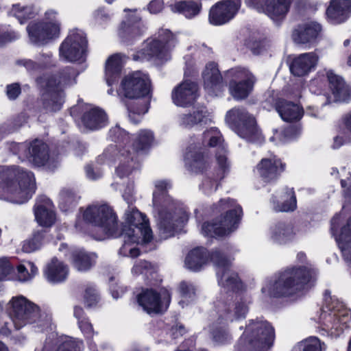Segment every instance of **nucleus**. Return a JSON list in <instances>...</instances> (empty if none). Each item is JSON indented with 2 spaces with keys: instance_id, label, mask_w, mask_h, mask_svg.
Instances as JSON below:
<instances>
[{
  "instance_id": "obj_14",
  "label": "nucleus",
  "mask_w": 351,
  "mask_h": 351,
  "mask_svg": "<svg viewBox=\"0 0 351 351\" xmlns=\"http://www.w3.org/2000/svg\"><path fill=\"white\" fill-rule=\"evenodd\" d=\"M240 0H225L213 5L209 12L210 23L219 25L228 22L232 19L239 8Z\"/></svg>"
},
{
  "instance_id": "obj_52",
  "label": "nucleus",
  "mask_w": 351,
  "mask_h": 351,
  "mask_svg": "<svg viewBox=\"0 0 351 351\" xmlns=\"http://www.w3.org/2000/svg\"><path fill=\"white\" fill-rule=\"evenodd\" d=\"M179 291L184 298H192L195 294L194 287L186 281H182L179 285Z\"/></svg>"
},
{
  "instance_id": "obj_47",
  "label": "nucleus",
  "mask_w": 351,
  "mask_h": 351,
  "mask_svg": "<svg viewBox=\"0 0 351 351\" xmlns=\"http://www.w3.org/2000/svg\"><path fill=\"white\" fill-rule=\"evenodd\" d=\"M82 343L72 338L59 345L56 351H81Z\"/></svg>"
},
{
  "instance_id": "obj_44",
  "label": "nucleus",
  "mask_w": 351,
  "mask_h": 351,
  "mask_svg": "<svg viewBox=\"0 0 351 351\" xmlns=\"http://www.w3.org/2000/svg\"><path fill=\"white\" fill-rule=\"evenodd\" d=\"M212 339L217 343H225L230 339L228 330L221 326H215L210 331Z\"/></svg>"
},
{
  "instance_id": "obj_20",
  "label": "nucleus",
  "mask_w": 351,
  "mask_h": 351,
  "mask_svg": "<svg viewBox=\"0 0 351 351\" xmlns=\"http://www.w3.org/2000/svg\"><path fill=\"white\" fill-rule=\"evenodd\" d=\"M317 60L318 56L315 53L301 54L293 60L290 70L294 75H305L315 66Z\"/></svg>"
},
{
  "instance_id": "obj_34",
  "label": "nucleus",
  "mask_w": 351,
  "mask_h": 351,
  "mask_svg": "<svg viewBox=\"0 0 351 351\" xmlns=\"http://www.w3.org/2000/svg\"><path fill=\"white\" fill-rule=\"evenodd\" d=\"M295 234L291 223L280 222L276 225L272 232V239L278 242H284L291 239Z\"/></svg>"
},
{
  "instance_id": "obj_40",
  "label": "nucleus",
  "mask_w": 351,
  "mask_h": 351,
  "mask_svg": "<svg viewBox=\"0 0 351 351\" xmlns=\"http://www.w3.org/2000/svg\"><path fill=\"white\" fill-rule=\"evenodd\" d=\"M233 306L234 313L232 314L230 308L226 309V312L227 313L230 319L232 320L233 318L240 319L241 317H245L248 311V306L243 299L241 298L235 301Z\"/></svg>"
},
{
  "instance_id": "obj_63",
  "label": "nucleus",
  "mask_w": 351,
  "mask_h": 351,
  "mask_svg": "<svg viewBox=\"0 0 351 351\" xmlns=\"http://www.w3.org/2000/svg\"><path fill=\"white\" fill-rule=\"evenodd\" d=\"M16 38V35L14 32H7L0 34V46L12 41Z\"/></svg>"
},
{
  "instance_id": "obj_28",
  "label": "nucleus",
  "mask_w": 351,
  "mask_h": 351,
  "mask_svg": "<svg viewBox=\"0 0 351 351\" xmlns=\"http://www.w3.org/2000/svg\"><path fill=\"white\" fill-rule=\"evenodd\" d=\"M210 121L207 111L203 110H193L183 113L180 117V125L185 128H191L193 126Z\"/></svg>"
},
{
  "instance_id": "obj_22",
  "label": "nucleus",
  "mask_w": 351,
  "mask_h": 351,
  "mask_svg": "<svg viewBox=\"0 0 351 351\" xmlns=\"http://www.w3.org/2000/svg\"><path fill=\"white\" fill-rule=\"evenodd\" d=\"M186 163L191 171L202 172L208 167V156L201 150H195V147L190 146L185 156Z\"/></svg>"
},
{
  "instance_id": "obj_58",
  "label": "nucleus",
  "mask_w": 351,
  "mask_h": 351,
  "mask_svg": "<svg viewBox=\"0 0 351 351\" xmlns=\"http://www.w3.org/2000/svg\"><path fill=\"white\" fill-rule=\"evenodd\" d=\"M338 238L339 241H346V239H351V217L348 220L346 226L341 228Z\"/></svg>"
},
{
  "instance_id": "obj_33",
  "label": "nucleus",
  "mask_w": 351,
  "mask_h": 351,
  "mask_svg": "<svg viewBox=\"0 0 351 351\" xmlns=\"http://www.w3.org/2000/svg\"><path fill=\"white\" fill-rule=\"evenodd\" d=\"M66 267L56 258H53L47 266V275L50 281L60 282L64 280L67 275Z\"/></svg>"
},
{
  "instance_id": "obj_59",
  "label": "nucleus",
  "mask_w": 351,
  "mask_h": 351,
  "mask_svg": "<svg viewBox=\"0 0 351 351\" xmlns=\"http://www.w3.org/2000/svg\"><path fill=\"white\" fill-rule=\"evenodd\" d=\"M162 7L163 3L161 0H154L149 3L148 9L152 13L156 14L162 10Z\"/></svg>"
},
{
  "instance_id": "obj_35",
  "label": "nucleus",
  "mask_w": 351,
  "mask_h": 351,
  "mask_svg": "<svg viewBox=\"0 0 351 351\" xmlns=\"http://www.w3.org/2000/svg\"><path fill=\"white\" fill-rule=\"evenodd\" d=\"M219 284L224 288L232 291H239L243 289V284L238 277L237 274L232 273L230 275L223 271L220 277Z\"/></svg>"
},
{
  "instance_id": "obj_24",
  "label": "nucleus",
  "mask_w": 351,
  "mask_h": 351,
  "mask_svg": "<svg viewBox=\"0 0 351 351\" xmlns=\"http://www.w3.org/2000/svg\"><path fill=\"white\" fill-rule=\"evenodd\" d=\"M257 169L261 177L268 182L276 179L284 170V165L279 160L263 158L257 165Z\"/></svg>"
},
{
  "instance_id": "obj_13",
  "label": "nucleus",
  "mask_w": 351,
  "mask_h": 351,
  "mask_svg": "<svg viewBox=\"0 0 351 351\" xmlns=\"http://www.w3.org/2000/svg\"><path fill=\"white\" fill-rule=\"evenodd\" d=\"M138 302L148 313H157L167 309L170 302V295L167 290L160 295L152 289H147L138 295Z\"/></svg>"
},
{
  "instance_id": "obj_12",
  "label": "nucleus",
  "mask_w": 351,
  "mask_h": 351,
  "mask_svg": "<svg viewBox=\"0 0 351 351\" xmlns=\"http://www.w3.org/2000/svg\"><path fill=\"white\" fill-rule=\"evenodd\" d=\"M123 95L129 99L145 97L150 92V81L141 72H136L124 77L121 82Z\"/></svg>"
},
{
  "instance_id": "obj_6",
  "label": "nucleus",
  "mask_w": 351,
  "mask_h": 351,
  "mask_svg": "<svg viewBox=\"0 0 351 351\" xmlns=\"http://www.w3.org/2000/svg\"><path fill=\"white\" fill-rule=\"evenodd\" d=\"M274 339V330L265 321L251 319L240 338L239 351H267Z\"/></svg>"
},
{
  "instance_id": "obj_30",
  "label": "nucleus",
  "mask_w": 351,
  "mask_h": 351,
  "mask_svg": "<svg viewBox=\"0 0 351 351\" xmlns=\"http://www.w3.org/2000/svg\"><path fill=\"white\" fill-rule=\"evenodd\" d=\"M171 6L172 11L180 13L189 19L197 16L202 8V4L194 1H180Z\"/></svg>"
},
{
  "instance_id": "obj_37",
  "label": "nucleus",
  "mask_w": 351,
  "mask_h": 351,
  "mask_svg": "<svg viewBox=\"0 0 351 351\" xmlns=\"http://www.w3.org/2000/svg\"><path fill=\"white\" fill-rule=\"evenodd\" d=\"M132 101L127 104L129 111V117L132 118V114H143L148 110L149 100L145 97L132 99Z\"/></svg>"
},
{
  "instance_id": "obj_31",
  "label": "nucleus",
  "mask_w": 351,
  "mask_h": 351,
  "mask_svg": "<svg viewBox=\"0 0 351 351\" xmlns=\"http://www.w3.org/2000/svg\"><path fill=\"white\" fill-rule=\"evenodd\" d=\"M204 86L207 88H213L219 86L222 82V76L215 62L208 63L202 73Z\"/></svg>"
},
{
  "instance_id": "obj_49",
  "label": "nucleus",
  "mask_w": 351,
  "mask_h": 351,
  "mask_svg": "<svg viewBox=\"0 0 351 351\" xmlns=\"http://www.w3.org/2000/svg\"><path fill=\"white\" fill-rule=\"evenodd\" d=\"M31 8L29 7H20L19 5H14L11 10V13L16 16L21 23L24 22L27 18H29L28 14H31Z\"/></svg>"
},
{
  "instance_id": "obj_46",
  "label": "nucleus",
  "mask_w": 351,
  "mask_h": 351,
  "mask_svg": "<svg viewBox=\"0 0 351 351\" xmlns=\"http://www.w3.org/2000/svg\"><path fill=\"white\" fill-rule=\"evenodd\" d=\"M125 153L126 157H128L130 160H128L124 162V164L119 165L117 168V173L120 177L129 175L134 168V167L130 164V162H132L134 160V155L132 156V154L130 151L125 150L121 154L122 156H124Z\"/></svg>"
},
{
  "instance_id": "obj_26",
  "label": "nucleus",
  "mask_w": 351,
  "mask_h": 351,
  "mask_svg": "<svg viewBox=\"0 0 351 351\" xmlns=\"http://www.w3.org/2000/svg\"><path fill=\"white\" fill-rule=\"evenodd\" d=\"M290 7L289 0H265L263 11L274 21L284 19Z\"/></svg>"
},
{
  "instance_id": "obj_32",
  "label": "nucleus",
  "mask_w": 351,
  "mask_h": 351,
  "mask_svg": "<svg viewBox=\"0 0 351 351\" xmlns=\"http://www.w3.org/2000/svg\"><path fill=\"white\" fill-rule=\"evenodd\" d=\"M167 38H162V40H154L148 45L147 54L150 56L156 57L158 59H167V52L165 48L164 42L167 43L172 37L170 31L166 29L162 30Z\"/></svg>"
},
{
  "instance_id": "obj_18",
  "label": "nucleus",
  "mask_w": 351,
  "mask_h": 351,
  "mask_svg": "<svg viewBox=\"0 0 351 351\" xmlns=\"http://www.w3.org/2000/svg\"><path fill=\"white\" fill-rule=\"evenodd\" d=\"M27 158L32 164L42 167L49 164V149L48 145L42 141L36 139L32 141L27 148ZM50 168V167H49Z\"/></svg>"
},
{
  "instance_id": "obj_48",
  "label": "nucleus",
  "mask_w": 351,
  "mask_h": 351,
  "mask_svg": "<svg viewBox=\"0 0 351 351\" xmlns=\"http://www.w3.org/2000/svg\"><path fill=\"white\" fill-rule=\"evenodd\" d=\"M216 160L220 169L222 171V175L220 177V179H222L224 177V173L228 169L229 165L227 162L226 152L221 146H219L217 148L216 152Z\"/></svg>"
},
{
  "instance_id": "obj_5",
  "label": "nucleus",
  "mask_w": 351,
  "mask_h": 351,
  "mask_svg": "<svg viewBox=\"0 0 351 351\" xmlns=\"http://www.w3.org/2000/svg\"><path fill=\"white\" fill-rule=\"evenodd\" d=\"M75 73L71 68H65L56 73L43 75L36 77V82L42 90L43 108L50 112L59 110L64 102V88L69 84Z\"/></svg>"
},
{
  "instance_id": "obj_10",
  "label": "nucleus",
  "mask_w": 351,
  "mask_h": 351,
  "mask_svg": "<svg viewBox=\"0 0 351 351\" xmlns=\"http://www.w3.org/2000/svg\"><path fill=\"white\" fill-rule=\"evenodd\" d=\"M87 40L82 32L69 35L60 47V54L70 62H84L86 54Z\"/></svg>"
},
{
  "instance_id": "obj_29",
  "label": "nucleus",
  "mask_w": 351,
  "mask_h": 351,
  "mask_svg": "<svg viewBox=\"0 0 351 351\" xmlns=\"http://www.w3.org/2000/svg\"><path fill=\"white\" fill-rule=\"evenodd\" d=\"M121 69L122 61L120 54H114L108 59L106 65V78L109 86L117 81Z\"/></svg>"
},
{
  "instance_id": "obj_8",
  "label": "nucleus",
  "mask_w": 351,
  "mask_h": 351,
  "mask_svg": "<svg viewBox=\"0 0 351 351\" xmlns=\"http://www.w3.org/2000/svg\"><path fill=\"white\" fill-rule=\"evenodd\" d=\"M10 316L16 329H20L27 324L35 323L39 320L40 313L39 307L25 298L20 296L14 298Z\"/></svg>"
},
{
  "instance_id": "obj_11",
  "label": "nucleus",
  "mask_w": 351,
  "mask_h": 351,
  "mask_svg": "<svg viewBox=\"0 0 351 351\" xmlns=\"http://www.w3.org/2000/svg\"><path fill=\"white\" fill-rule=\"evenodd\" d=\"M229 77H232L230 82L232 95L237 99H245L252 91L256 78L250 71L243 68H235L228 71Z\"/></svg>"
},
{
  "instance_id": "obj_50",
  "label": "nucleus",
  "mask_w": 351,
  "mask_h": 351,
  "mask_svg": "<svg viewBox=\"0 0 351 351\" xmlns=\"http://www.w3.org/2000/svg\"><path fill=\"white\" fill-rule=\"evenodd\" d=\"M336 240L345 260L351 264V239H346V241H339V238H337Z\"/></svg>"
},
{
  "instance_id": "obj_36",
  "label": "nucleus",
  "mask_w": 351,
  "mask_h": 351,
  "mask_svg": "<svg viewBox=\"0 0 351 351\" xmlns=\"http://www.w3.org/2000/svg\"><path fill=\"white\" fill-rule=\"evenodd\" d=\"M35 217L37 222L42 226L49 227L55 221V213L40 205L35 210Z\"/></svg>"
},
{
  "instance_id": "obj_62",
  "label": "nucleus",
  "mask_w": 351,
  "mask_h": 351,
  "mask_svg": "<svg viewBox=\"0 0 351 351\" xmlns=\"http://www.w3.org/2000/svg\"><path fill=\"white\" fill-rule=\"evenodd\" d=\"M18 273H19V280L21 281L27 280L30 278V274L28 273L25 267L20 265L17 267Z\"/></svg>"
},
{
  "instance_id": "obj_38",
  "label": "nucleus",
  "mask_w": 351,
  "mask_h": 351,
  "mask_svg": "<svg viewBox=\"0 0 351 351\" xmlns=\"http://www.w3.org/2000/svg\"><path fill=\"white\" fill-rule=\"evenodd\" d=\"M73 262L79 271L89 269L93 263V258L84 252H75L72 254Z\"/></svg>"
},
{
  "instance_id": "obj_64",
  "label": "nucleus",
  "mask_w": 351,
  "mask_h": 351,
  "mask_svg": "<svg viewBox=\"0 0 351 351\" xmlns=\"http://www.w3.org/2000/svg\"><path fill=\"white\" fill-rule=\"evenodd\" d=\"M86 170L87 176L93 180H95L101 176V173L99 171H95L91 166H87Z\"/></svg>"
},
{
  "instance_id": "obj_57",
  "label": "nucleus",
  "mask_w": 351,
  "mask_h": 351,
  "mask_svg": "<svg viewBox=\"0 0 351 351\" xmlns=\"http://www.w3.org/2000/svg\"><path fill=\"white\" fill-rule=\"evenodd\" d=\"M21 86L19 84L14 83L7 86V95L11 99H15L21 93Z\"/></svg>"
},
{
  "instance_id": "obj_19",
  "label": "nucleus",
  "mask_w": 351,
  "mask_h": 351,
  "mask_svg": "<svg viewBox=\"0 0 351 351\" xmlns=\"http://www.w3.org/2000/svg\"><path fill=\"white\" fill-rule=\"evenodd\" d=\"M329 88L335 102L346 101L350 97V90L343 79L332 71L327 72Z\"/></svg>"
},
{
  "instance_id": "obj_39",
  "label": "nucleus",
  "mask_w": 351,
  "mask_h": 351,
  "mask_svg": "<svg viewBox=\"0 0 351 351\" xmlns=\"http://www.w3.org/2000/svg\"><path fill=\"white\" fill-rule=\"evenodd\" d=\"M289 199L284 201L282 204L278 202H274V210L277 212L293 211L296 208V197L293 189H287L286 192Z\"/></svg>"
},
{
  "instance_id": "obj_53",
  "label": "nucleus",
  "mask_w": 351,
  "mask_h": 351,
  "mask_svg": "<svg viewBox=\"0 0 351 351\" xmlns=\"http://www.w3.org/2000/svg\"><path fill=\"white\" fill-rule=\"evenodd\" d=\"M12 270L13 267L7 258L0 259V281L4 280Z\"/></svg>"
},
{
  "instance_id": "obj_16",
  "label": "nucleus",
  "mask_w": 351,
  "mask_h": 351,
  "mask_svg": "<svg viewBox=\"0 0 351 351\" xmlns=\"http://www.w3.org/2000/svg\"><path fill=\"white\" fill-rule=\"evenodd\" d=\"M197 92V84L191 81H184L173 90L172 99L176 105L186 106L194 102Z\"/></svg>"
},
{
  "instance_id": "obj_9",
  "label": "nucleus",
  "mask_w": 351,
  "mask_h": 351,
  "mask_svg": "<svg viewBox=\"0 0 351 351\" xmlns=\"http://www.w3.org/2000/svg\"><path fill=\"white\" fill-rule=\"evenodd\" d=\"M242 215L240 206H236L226 212L225 216L218 222L204 223L202 231L206 236L214 237L229 234L238 226Z\"/></svg>"
},
{
  "instance_id": "obj_55",
  "label": "nucleus",
  "mask_w": 351,
  "mask_h": 351,
  "mask_svg": "<svg viewBox=\"0 0 351 351\" xmlns=\"http://www.w3.org/2000/svg\"><path fill=\"white\" fill-rule=\"evenodd\" d=\"M18 65H23L27 70L38 71L42 69V66L31 60H19L16 61Z\"/></svg>"
},
{
  "instance_id": "obj_7",
  "label": "nucleus",
  "mask_w": 351,
  "mask_h": 351,
  "mask_svg": "<svg viewBox=\"0 0 351 351\" xmlns=\"http://www.w3.org/2000/svg\"><path fill=\"white\" fill-rule=\"evenodd\" d=\"M226 121L241 137L250 141L258 138L256 120L245 109L234 108L230 110L226 113Z\"/></svg>"
},
{
  "instance_id": "obj_23",
  "label": "nucleus",
  "mask_w": 351,
  "mask_h": 351,
  "mask_svg": "<svg viewBox=\"0 0 351 351\" xmlns=\"http://www.w3.org/2000/svg\"><path fill=\"white\" fill-rule=\"evenodd\" d=\"M82 121L85 128L90 130H95L106 125L108 117L102 109L95 107L84 113Z\"/></svg>"
},
{
  "instance_id": "obj_21",
  "label": "nucleus",
  "mask_w": 351,
  "mask_h": 351,
  "mask_svg": "<svg viewBox=\"0 0 351 351\" xmlns=\"http://www.w3.org/2000/svg\"><path fill=\"white\" fill-rule=\"evenodd\" d=\"M275 108L282 119L287 122L299 121L304 113L302 107L283 99H280L276 101Z\"/></svg>"
},
{
  "instance_id": "obj_43",
  "label": "nucleus",
  "mask_w": 351,
  "mask_h": 351,
  "mask_svg": "<svg viewBox=\"0 0 351 351\" xmlns=\"http://www.w3.org/2000/svg\"><path fill=\"white\" fill-rule=\"evenodd\" d=\"M302 351H322L324 348V343L315 337L306 339L300 343Z\"/></svg>"
},
{
  "instance_id": "obj_27",
  "label": "nucleus",
  "mask_w": 351,
  "mask_h": 351,
  "mask_svg": "<svg viewBox=\"0 0 351 351\" xmlns=\"http://www.w3.org/2000/svg\"><path fill=\"white\" fill-rule=\"evenodd\" d=\"M208 259L207 250L202 247H197L191 250L185 258V265L191 270L198 271Z\"/></svg>"
},
{
  "instance_id": "obj_41",
  "label": "nucleus",
  "mask_w": 351,
  "mask_h": 351,
  "mask_svg": "<svg viewBox=\"0 0 351 351\" xmlns=\"http://www.w3.org/2000/svg\"><path fill=\"white\" fill-rule=\"evenodd\" d=\"M210 261L218 267L223 271H227L231 265V262L228 258L221 251L215 250L210 254H208Z\"/></svg>"
},
{
  "instance_id": "obj_25",
  "label": "nucleus",
  "mask_w": 351,
  "mask_h": 351,
  "mask_svg": "<svg viewBox=\"0 0 351 351\" xmlns=\"http://www.w3.org/2000/svg\"><path fill=\"white\" fill-rule=\"evenodd\" d=\"M351 12V0H332L326 14L336 23L344 21Z\"/></svg>"
},
{
  "instance_id": "obj_3",
  "label": "nucleus",
  "mask_w": 351,
  "mask_h": 351,
  "mask_svg": "<svg viewBox=\"0 0 351 351\" xmlns=\"http://www.w3.org/2000/svg\"><path fill=\"white\" fill-rule=\"evenodd\" d=\"M0 188L11 202L22 204L35 191V180L32 172L13 166L0 173Z\"/></svg>"
},
{
  "instance_id": "obj_61",
  "label": "nucleus",
  "mask_w": 351,
  "mask_h": 351,
  "mask_svg": "<svg viewBox=\"0 0 351 351\" xmlns=\"http://www.w3.org/2000/svg\"><path fill=\"white\" fill-rule=\"evenodd\" d=\"M136 29V27L135 26L127 25L125 22H123L120 28V34L122 37H127V36Z\"/></svg>"
},
{
  "instance_id": "obj_42",
  "label": "nucleus",
  "mask_w": 351,
  "mask_h": 351,
  "mask_svg": "<svg viewBox=\"0 0 351 351\" xmlns=\"http://www.w3.org/2000/svg\"><path fill=\"white\" fill-rule=\"evenodd\" d=\"M153 141V136L149 131H142L136 141L133 143V149L137 152L149 147Z\"/></svg>"
},
{
  "instance_id": "obj_2",
  "label": "nucleus",
  "mask_w": 351,
  "mask_h": 351,
  "mask_svg": "<svg viewBox=\"0 0 351 351\" xmlns=\"http://www.w3.org/2000/svg\"><path fill=\"white\" fill-rule=\"evenodd\" d=\"M169 186L167 181H158L153 193V204L158 211V230L163 239L173 237L187 219L186 212L168 195Z\"/></svg>"
},
{
  "instance_id": "obj_60",
  "label": "nucleus",
  "mask_w": 351,
  "mask_h": 351,
  "mask_svg": "<svg viewBox=\"0 0 351 351\" xmlns=\"http://www.w3.org/2000/svg\"><path fill=\"white\" fill-rule=\"evenodd\" d=\"M80 327L83 332L91 337L93 334V328L90 323L87 321H80L79 322Z\"/></svg>"
},
{
  "instance_id": "obj_17",
  "label": "nucleus",
  "mask_w": 351,
  "mask_h": 351,
  "mask_svg": "<svg viewBox=\"0 0 351 351\" xmlns=\"http://www.w3.org/2000/svg\"><path fill=\"white\" fill-rule=\"evenodd\" d=\"M321 29L320 25L315 22L298 25L293 31V40L297 44L312 43L317 38Z\"/></svg>"
},
{
  "instance_id": "obj_1",
  "label": "nucleus",
  "mask_w": 351,
  "mask_h": 351,
  "mask_svg": "<svg viewBox=\"0 0 351 351\" xmlns=\"http://www.w3.org/2000/svg\"><path fill=\"white\" fill-rule=\"evenodd\" d=\"M125 215V223L120 232L116 215L106 204L88 206L84 212L83 217L86 221L101 228L106 234L124 237L132 243H138L140 239L149 242L152 238V231L145 216L135 208L127 210Z\"/></svg>"
},
{
  "instance_id": "obj_15",
  "label": "nucleus",
  "mask_w": 351,
  "mask_h": 351,
  "mask_svg": "<svg viewBox=\"0 0 351 351\" xmlns=\"http://www.w3.org/2000/svg\"><path fill=\"white\" fill-rule=\"evenodd\" d=\"M27 30L32 43L43 45L58 34L59 27L52 23L31 22Z\"/></svg>"
},
{
  "instance_id": "obj_51",
  "label": "nucleus",
  "mask_w": 351,
  "mask_h": 351,
  "mask_svg": "<svg viewBox=\"0 0 351 351\" xmlns=\"http://www.w3.org/2000/svg\"><path fill=\"white\" fill-rule=\"evenodd\" d=\"M219 134V132L217 129L211 128L210 130L204 133V140L208 139V144L210 147H215L220 142V136H218Z\"/></svg>"
},
{
  "instance_id": "obj_4",
  "label": "nucleus",
  "mask_w": 351,
  "mask_h": 351,
  "mask_svg": "<svg viewBox=\"0 0 351 351\" xmlns=\"http://www.w3.org/2000/svg\"><path fill=\"white\" fill-rule=\"evenodd\" d=\"M313 279V271L305 267L288 269L281 273L269 289V295L274 298L298 299L304 295Z\"/></svg>"
},
{
  "instance_id": "obj_54",
  "label": "nucleus",
  "mask_w": 351,
  "mask_h": 351,
  "mask_svg": "<svg viewBox=\"0 0 351 351\" xmlns=\"http://www.w3.org/2000/svg\"><path fill=\"white\" fill-rule=\"evenodd\" d=\"M245 45L250 49L254 54L258 55L260 53L263 45L261 41L254 39V38H250L246 40Z\"/></svg>"
},
{
  "instance_id": "obj_56",
  "label": "nucleus",
  "mask_w": 351,
  "mask_h": 351,
  "mask_svg": "<svg viewBox=\"0 0 351 351\" xmlns=\"http://www.w3.org/2000/svg\"><path fill=\"white\" fill-rule=\"evenodd\" d=\"M84 299L88 306L95 304L97 302V295L95 289L87 288L85 291Z\"/></svg>"
},
{
  "instance_id": "obj_45",
  "label": "nucleus",
  "mask_w": 351,
  "mask_h": 351,
  "mask_svg": "<svg viewBox=\"0 0 351 351\" xmlns=\"http://www.w3.org/2000/svg\"><path fill=\"white\" fill-rule=\"evenodd\" d=\"M43 238V231H38L35 232L33 237L23 245V250L29 253L37 250L41 245Z\"/></svg>"
}]
</instances>
